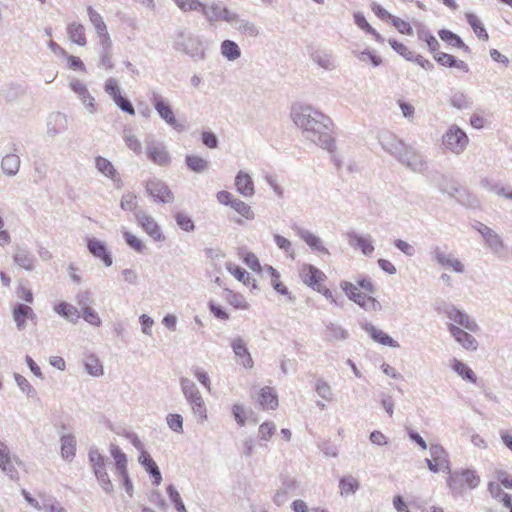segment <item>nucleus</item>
I'll list each match as a JSON object with an SVG mask.
<instances>
[{"label":"nucleus","mask_w":512,"mask_h":512,"mask_svg":"<svg viewBox=\"0 0 512 512\" xmlns=\"http://www.w3.org/2000/svg\"><path fill=\"white\" fill-rule=\"evenodd\" d=\"M68 129L67 116L61 112H53L47 118V133L49 136H56Z\"/></svg>","instance_id":"obj_23"},{"label":"nucleus","mask_w":512,"mask_h":512,"mask_svg":"<svg viewBox=\"0 0 512 512\" xmlns=\"http://www.w3.org/2000/svg\"><path fill=\"white\" fill-rule=\"evenodd\" d=\"M41 510L45 512H67L53 497L43 499Z\"/></svg>","instance_id":"obj_64"},{"label":"nucleus","mask_w":512,"mask_h":512,"mask_svg":"<svg viewBox=\"0 0 512 512\" xmlns=\"http://www.w3.org/2000/svg\"><path fill=\"white\" fill-rule=\"evenodd\" d=\"M86 372L94 377H99L104 374L103 366L95 354H88L83 360Z\"/></svg>","instance_id":"obj_42"},{"label":"nucleus","mask_w":512,"mask_h":512,"mask_svg":"<svg viewBox=\"0 0 512 512\" xmlns=\"http://www.w3.org/2000/svg\"><path fill=\"white\" fill-rule=\"evenodd\" d=\"M430 258L433 262L437 263L442 268H450L456 273H463L465 270L464 264L451 253L439 246L433 245L429 250Z\"/></svg>","instance_id":"obj_9"},{"label":"nucleus","mask_w":512,"mask_h":512,"mask_svg":"<svg viewBox=\"0 0 512 512\" xmlns=\"http://www.w3.org/2000/svg\"><path fill=\"white\" fill-rule=\"evenodd\" d=\"M67 34L69 39L77 45H86L87 41L85 36V28L82 24L77 22L69 24L67 27Z\"/></svg>","instance_id":"obj_41"},{"label":"nucleus","mask_w":512,"mask_h":512,"mask_svg":"<svg viewBox=\"0 0 512 512\" xmlns=\"http://www.w3.org/2000/svg\"><path fill=\"white\" fill-rule=\"evenodd\" d=\"M166 492L171 500V502L174 504L175 509L178 512H185V505L180 497L179 492L175 488L173 484H170L166 488Z\"/></svg>","instance_id":"obj_61"},{"label":"nucleus","mask_w":512,"mask_h":512,"mask_svg":"<svg viewBox=\"0 0 512 512\" xmlns=\"http://www.w3.org/2000/svg\"><path fill=\"white\" fill-rule=\"evenodd\" d=\"M230 346L236 358V362L243 366L245 369H251L254 366V361L247 348L246 342L241 337H235L231 340Z\"/></svg>","instance_id":"obj_18"},{"label":"nucleus","mask_w":512,"mask_h":512,"mask_svg":"<svg viewBox=\"0 0 512 512\" xmlns=\"http://www.w3.org/2000/svg\"><path fill=\"white\" fill-rule=\"evenodd\" d=\"M95 166L97 170L104 176L110 178L115 182H120V177L117 170L114 168L113 164L108 159L101 156L96 157Z\"/></svg>","instance_id":"obj_36"},{"label":"nucleus","mask_w":512,"mask_h":512,"mask_svg":"<svg viewBox=\"0 0 512 512\" xmlns=\"http://www.w3.org/2000/svg\"><path fill=\"white\" fill-rule=\"evenodd\" d=\"M226 269L240 282H243L244 285H250V275L249 273L242 267L235 265L232 262L226 263Z\"/></svg>","instance_id":"obj_54"},{"label":"nucleus","mask_w":512,"mask_h":512,"mask_svg":"<svg viewBox=\"0 0 512 512\" xmlns=\"http://www.w3.org/2000/svg\"><path fill=\"white\" fill-rule=\"evenodd\" d=\"M444 313L453 324L458 327H463L470 332H478L480 330L479 325L474 319H472L466 312L459 310L454 305H446Z\"/></svg>","instance_id":"obj_13"},{"label":"nucleus","mask_w":512,"mask_h":512,"mask_svg":"<svg viewBox=\"0 0 512 512\" xmlns=\"http://www.w3.org/2000/svg\"><path fill=\"white\" fill-rule=\"evenodd\" d=\"M291 117L295 125L302 130L305 139L329 153L336 150V141L332 135L333 122L330 117L310 105L294 106Z\"/></svg>","instance_id":"obj_1"},{"label":"nucleus","mask_w":512,"mask_h":512,"mask_svg":"<svg viewBox=\"0 0 512 512\" xmlns=\"http://www.w3.org/2000/svg\"><path fill=\"white\" fill-rule=\"evenodd\" d=\"M135 218L142 229L154 240L164 241L165 236L156 220L143 211H136Z\"/></svg>","instance_id":"obj_14"},{"label":"nucleus","mask_w":512,"mask_h":512,"mask_svg":"<svg viewBox=\"0 0 512 512\" xmlns=\"http://www.w3.org/2000/svg\"><path fill=\"white\" fill-rule=\"evenodd\" d=\"M300 276L303 283L315 291L322 286V283L327 278L324 272L311 264H304L302 266Z\"/></svg>","instance_id":"obj_17"},{"label":"nucleus","mask_w":512,"mask_h":512,"mask_svg":"<svg viewBox=\"0 0 512 512\" xmlns=\"http://www.w3.org/2000/svg\"><path fill=\"white\" fill-rule=\"evenodd\" d=\"M231 207L247 220H252L255 217L251 207L240 199H234Z\"/></svg>","instance_id":"obj_58"},{"label":"nucleus","mask_w":512,"mask_h":512,"mask_svg":"<svg viewBox=\"0 0 512 512\" xmlns=\"http://www.w3.org/2000/svg\"><path fill=\"white\" fill-rule=\"evenodd\" d=\"M360 326L364 331H366L370 335V337L375 342L392 348H398L400 346L399 343L396 340H394L391 336H389L382 330L377 329L371 323L363 321L360 322Z\"/></svg>","instance_id":"obj_22"},{"label":"nucleus","mask_w":512,"mask_h":512,"mask_svg":"<svg viewBox=\"0 0 512 512\" xmlns=\"http://www.w3.org/2000/svg\"><path fill=\"white\" fill-rule=\"evenodd\" d=\"M449 101L450 104L458 110L469 109L472 106V101L466 94L460 91L452 94Z\"/></svg>","instance_id":"obj_55"},{"label":"nucleus","mask_w":512,"mask_h":512,"mask_svg":"<svg viewBox=\"0 0 512 512\" xmlns=\"http://www.w3.org/2000/svg\"><path fill=\"white\" fill-rule=\"evenodd\" d=\"M465 17L476 36L479 39L487 41L489 39V35L480 19L473 13H466Z\"/></svg>","instance_id":"obj_50"},{"label":"nucleus","mask_w":512,"mask_h":512,"mask_svg":"<svg viewBox=\"0 0 512 512\" xmlns=\"http://www.w3.org/2000/svg\"><path fill=\"white\" fill-rule=\"evenodd\" d=\"M339 486L342 494H353L359 488V483L354 477H343L340 479Z\"/></svg>","instance_id":"obj_63"},{"label":"nucleus","mask_w":512,"mask_h":512,"mask_svg":"<svg viewBox=\"0 0 512 512\" xmlns=\"http://www.w3.org/2000/svg\"><path fill=\"white\" fill-rule=\"evenodd\" d=\"M418 38L427 43L429 51L434 55L437 51H439L440 43L435 38L434 35L430 33L427 29H421L418 31Z\"/></svg>","instance_id":"obj_56"},{"label":"nucleus","mask_w":512,"mask_h":512,"mask_svg":"<svg viewBox=\"0 0 512 512\" xmlns=\"http://www.w3.org/2000/svg\"><path fill=\"white\" fill-rule=\"evenodd\" d=\"M151 101L154 109L162 120H164L168 125H170L174 130L178 132L185 130V125L179 123L176 120L172 107L163 99L161 95L158 93H153Z\"/></svg>","instance_id":"obj_10"},{"label":"nucleus","mask_w":512,"mask_h":512,"mask_svg":"<svg viewBox=\"0 0 512 512\" xmlns=\"http://www.w3.org/2000/svg\"><path fill=\"white\" fill-rule=\"evenodd\" d=\"M447 486L452 496L457 497L464 493L466 488L475 489L480 484V477L473 469H461L447 472Z\"/></svg>","instance_id":"obj_3"},{"label":"nucleus","mask_w":512,"mask_h":512,"mask_svg":"<svg viewBox=\"0 0 512 512\" xmlns=\"http://www.w3.org/2000/svg\"><path fill=\"white\" fill-rule=\"evenodd\" d=\"M200 12L211 25L220 21L229 23L235 13L219 0H214L209 4L203 3Z\"/></svg>","instance_id":"obj_8"},{"label":"nucleus","mask_w":512,"mask_h":512,"mask_svg":"<svg viewBox=\"0 0 512 512\" xmlns=\"http://www.w3.org/2000/svg\"><path fill=\"white\" fill-rule=\"evenodd\" d=\"M440 39L447 44L462 49L466 53H470V48L464 43L460 36L448 29H441L438 31Z\"/></svg>","instance_id":"obj_35"},{"label":"nucleus","mask_w":512,"mask_h":512,"mask_svg":"<svg viewBox=\"0 0 512 512\" xmlns=\"http://www.w3.org/2000/svg\"><path fill=\"white\" fill-rule=\"evenodd\" d=\"M110 453L115 460V474L128 472L126 454L117 445H111Z\"/></svg>","instance_id":"obj_48"},{"label":"nucleus","mask_w":512,"mask_h":512,"mask_svg":"<svg viewBox=\"0 0 512 512\" xmlns=\"http://www.w3.org/2000/svg\"><path fill=\"white\" fill-rule=\"evenodd\" d=\"M433 57H434L435 61L441 66H445V67H449V68L455 67L465 73H467L469 71L468 64L462 60H458L453 55L437 51L433 55Z\"/></svg>","instance_id":"obj_30"},{"label":"nucleus","mask_w":512,"mask_h":512,"mask_svg":"<svg viewBox=\"0 0 512 512\" xmlns=\"http://www.w3.org/2000/svg\"><path fill=\"white\" fill-rule=\"evenodd\" d=\"M146 155L149 160L159 166H167L171 162V157L163 142L154 139L152 136L145 140Z\"/></svg>","instance_id":"obj_11"},{"label":"nucleus","mask_w":512,"mask_h":512,"mask_svg":"<svg viewBox=\"0 0 512 512\" xmlns=\"http://www.w3.org/2000/svg\"><path fill=\"white\" fill-rule=\"evenodd\" d=\"M311 58L314 63L324 70L332 71L336 68L335 59L330 52L316 51L311 55Z\"/></svg>","instance_id":"obj_39"},{"label":"nucleus","mask_w":512,"mask_h":512,"mask_svg":"<svg viewBox=\"0 0 512 512\" xmlns=\"http://www.w3.org/2000/svg\"><path fill=\"white\" fill-rule=\"evenodd\" d=\"M378 139L385 152L395 157L401 164L412 171L421 173L427 168L423 157L411 147L407 146L395 134L384 131L379 134Z\"/></svg>","instance_id":"obj_2"},{"label":"nucleus","mask_w":512,"mask_h":512,"mask_svg":"<svg viewBox=\"0 0 512 512\" xmlns=\"http://www.w3.org/2000/svg\"><path fill=\"white\" fill-rule=\"evenodd\" d=\"M222 297L236 309L246 310L249 308V304L246 302L244 296L240 293L226 288L224 289Z\"/></svg>","instance_id":"obj_49"},{"label":"nucleus","mask_w":512,"mask_h":512,"mask_svg":"<svg viewBox=\"0 0 512 512\" xmlns=\"http://www.w3.org/2000/svg\"><path fill=\"white\" fill-rule=\"evenodd\" d=\"M221 53L227 60L234 61L240 57L241 50L236 42L224 40L221 43Z\"/></svg>","instance_id":"obj_52"},{"label":"nucleus","mask_w":512,"mask_h":512,"mask_svg":"<svg viewBox=\"0 0 512 512\" xmlns=\"http://www.w3.org/2000/svg\"><path fill=\"white\" fill-rule=\"evenodd\" d=\"M146 192L157 203H172L174 194L168 185L159 179H151L146 182Z\"/></svg>","instance_id":"obj_12"},{"label":"nucleus","mask_w":512,"mask_h":512,"mask_svg":"<svg viewBox=\"0 0 512 512\" xmlns=\"http://www.w3.org/2000/svg\"><path fill=\"white\" fill-rule=\"evenodd\" d=\"M15 382L20 390L25 393L28 397L34 398L37 395L36 390L30 384V382L22 375L15 373Z\"/></svg>","instance_id":"obj_60"},{"label":"nucleus","mask_w":512,"mask_h":512,"mask_svg":"<svg viewBox=\"0 0 512 512\" xmlns=\"http://www.w3.org/2000/svg\"><path fill=\"white\" fill-rule=\"evenodd\" d=\"M468 143L469 138L466 132L456 124L451 125L442 136L444 149L456 155L462 154Z\"/></svg>","instance_id":"obj_6"},{"label":"nucleus","mask_w":512,"mask_h":512,"mask_svg":"<svg viewBox=\"0 0 512 512\" xmlns=\"http://www.w3.org/2000/svg\"><path fill=\"white\" fill-rule=\"evenodd\" d=\"M61 455L64 460L72 461L76 453V439L72 434L63 435L60 439Z\"/></svg>","instance_id":"obj_38"},{"label":"nucleus","mask_w":512,"mask_h":512,"mask_svg":"<svg viewBox=\"0 0 512 512\" xmlns=\"http://www.w3.org/2000/svg\"><path fill=\"white\" fill-rule=\"evenodd\" d=\"M70 88L78 95L86 109L93 113L95 111V99L91 96L86 85L82 81L74 79L70 82Z\"/></svg>","instance_id":"obj_26"},{"label":"nucleus","mask_w":512,"mask_h":512,"mask_svg":"<svg viewBox=\"0 0 512 512\" xmlns=\"http://www.w3.org/2000/svg\"><path fill=\"white\" fill-rule=\"evenodd\" d=\"M299 482L292 477L285 476L281 480V486L277 489L273 501L277 506H282L289 497L298 493Z\"/></svg>","instance_id":"obj_15"},{"label":"nucleus","mask_w":512,"mask_h":512,"mask_svg":"<svg viewBox=\"0 0 512 512\" xmlns=\"http://www.w3.org/2000/svg\"><path fill=\"white\" fill-rule=\"evenodd\" d=\"M21 160L18 155L11 153L3 157L1 168L7 176H14L20 169Z\"/></svg>","instance_id":"obj_40"},{"label":"nucleus","mask_w":512,"mask_h":512,"mask_svg":"<svg viewBox=\"0 0 512 512\" xmlns=\"http://www.w3.org/2000/svg\"><path fill=\"white\" fill-rule=\"evenodd\" d=\"M349 244L359 248L364 255H371L374 251L372 239L370 235L361 236L356 232L351 231L347 234Z\"/></svg>","instance_id":"obj_29"},{"label":"nucleus","mask_w":512,"mask_h":512,"mask_svg":"<svg viewBox=\"0 0 512 512\" xmlns=\"http://www.w3.org/2000/svg\"><path fill=\"white\" fill-rule=\"evenodd\" d=\"M175 221L180 229L186 232H192L195 229V224L192 220V218L184 213V212H177L174 216Z\"/></svg>","instance_id":"obj_57"},{"label":"nucleus","mask_w":512,"mask_h":512,"mask_svg":"<svg viewBox=\"0 0 512 512\" xmlns=\"http://www.w3.org/2000/svg\"><path fill=\"white\" fill-rule=\"evenodd\" d=\"M88 459L92 466L94 474L106 470V458L99 452L96 447H91L88 452Z\"/></svg>","instance_id":"obj_47"},{"label":"nucleus","mask_w":512,"mask_h":512,"mask_svg":"<svg viewBox=\"0 0 512 512\" xmlns=\"http://www.w3.org/2000/svg\"><path fill=\"white\" fill-rule=\"evenodd\" d=\"M447 329L454 340L465 350L473 352L478 349L479 343L476 338L464 329L453 323H449Z\"/></svg>","instance_id":"obj_16"},{"label":"nucleus","mask_w":512,"mask_h":512,"mask_svg":"<svg viewBox=\"0 0 512 512\" xmlns=\"http://www.w3.org/2000/svg\"><path fill=\"white\" fill-rule=\"evenodd\" d=\"M315 392L322 399L332 402L334 400V394L331 386L323 379H317L315 383Z\"/></svg>","instance_id":"obj_53"},{"label":"nucleus","mask_w":512,"mask_h":512,"mask_svg":"<svg viewBox=\"0 0 512 512\" xmlns=\"http://www.w3.org/2000/svg\"><path fill=\"white\" fill-rule=\"evenodd\" d=\"M37 318L33 309L25 304L17 303L13 308V319L18 330L22 331L26 327V320L35 321Z\"/></svg>","instance_id":"obj_25"},{"label":"nucleus","mask_w":512,"mask_h":512,"mask_svg":"<svg viewBox=\"0 0 512 512\" xmlns=\"http://www.w3.org/2000/svg\"><path fill=\"white\" fill-rule=\"evenodd\" d=\"M348 336H349L348 331L338 324L329 323L326 326L325 338L327 341L334 342V341L346 340L348 338Z\"/></svg>","instance_id":"obj_45"},{"label":"nucleus","mask_w":512,"mask_h":512,"mask_svg":"<svg viewBox=\"0 0 512 512\" xmlns=\"http://www.w3.org/2000/svg\"><path fill=\"white\" fill-rule=\"evenodd\" d=\"M259 404L263 409L272 410L278 406V398L272 388L265 386L260 390Z\"/></svg>","instance_id":"obj_43"},{"label":"nucleus","mask_w":512,"mask_h":512,"mask_svg":"<svg viewBox=\"0 0 512 512\" xmlns=\"http://www.w3.org/2000/svg\"><path fill=\"white\" fill-rule=\"evenodd\" d=\"M236 190L244 197L254 195V183L251 176L243 171H239L235 177Z\"/></svg>","instance_id":"obj_32"},{"label":"nucleus","mask_w":512,"mask_h":512,"mask_svg":"<svg viewBox=\"0 0 512 512\" xmlns=\"http://www.w3.org/2000/svg\"><path fill=\"white\" fill-rule=\"evenodd\" d=\"M166 423L173 432L178 434L183 433V417L180 414L169 413L166 416Z\"/></svg>","instance_id":"obj_59"},{"label":"nucleus","mask_w":512,"mask_h":512,"mask_svg":"<svg viewBox=\"0 0 512 512\" xmlns=\"http://www.w3.org/2000/svg\"><path fill=\"white\" fill-rule=\"evenodd\" d=\"M18 462L17 457H11L10 450L4 442H0V469L11 479L18 480L19 473L14 463Z\"/></svg>","instance_id":"obj_20"},{"label":"nucleus","mask_w":512,"mask_h":512,"mask_svg":"<svg viewBox=\"0 0 512 512\" xmlns=\"http://www.w3.org/2000/svg\"><path fill=\"white\" fill-rule=\"evenodd\" d=\"M185 163L188 169L195 173H203L210 167V162L198 155H186Z\"/></svg>","instance_id":"obj_44"},{"label":"nucleus","mask_w":512,"mask_h":512,"mask_svg":"<svg viewBox=\"0 0 512 512\" xmlns=\"http://www.w3.org/2000/svg\"><path fill=\"white\" fill-rule=\"evenodd\" d=\"M99 66L106 70H112L114 63L112 61V41L110 37L99 40Z\"/></svg>","instance_id":"obj_28"},{"label":"nucleus","mask_w":512,"mask_h":512,"mask_svg":"<svg viewBox=\"0 0 512 512\" xmlns=\"http://www.w3.org/2000/svg\"><path fill=\"white\" fill-rule=\"evenodd\" d=\"M54 311L73 324H76L80 318L78 309L67 302L57 304Z\"/></svg>","instance_id":"obj_37"},{"label":"nucleus","mask_w":512,"mask_h":512,"mask_svg":"<svg viewBox=\"0 0 512 512\" xmlns=\"http://www.w3.org/2000/svg\"><path fill=\"white\" fill-rule=\"evenodd\" d=\"M87 13L89 16V20L94 26L97 36L100 39H104L106 37H110L107 26L102 18V16L92 7L88 6Z\"/></svg>","instance_id":"obj_34"},{"label":"nucleus","mask_w":512,"mask_h":512,"mask_svg":"<svg viewBox=\"0 0 512 512\" xmlns=\"http://www.w3.org/2000/svg\"><path fill=\"white\" fill-rule=\"evenodd\" d=\"M229 24L242 35L253 38L259 35L258 27L253 22L242 19L236 12L234 13Z\"/></svg>","instance_id":"obj_27"},{"label":"nucleus","mask_w":512,"mask_h":512,"mask_svg":"<svg viewBox=\"0 0 512 512\" xmlns=\"http://www.w3.org/2000/svg\"><path fill=\"white\" fill-rule=\"evenodd\" d=\"M296 234L314 251L329 255L328 249L323 245L320 237L313 234L309 230L295 226L293 228Z\"/></svg>","instance_id":"obj_24"},{"label":"nucleus","mask_w":512,"mask_h":512,"mask_svg":"<svg viewBox=\"0 0 512 512\" xmlns=\"http://www.w3.org/2000/svg\"><path fill=\"white\" fill-rule=\"evenodd\" d=\"M452 368L453 370L459 375L462 377V379L468 381V382H471V383H476L477 381V376L476 374L474 373V371L468 366L466 365L465 363L457 360V359H454V362H453V365H452Z\"/></svg>","instance_id":"obj_51"},{"label":"nucleus","mask_w":512,"mask_h":512,"mask_svg":"<svg viewBox=\"0 0 512 512\" xmlns=\"http://www.w3.org/2000/svg\"><path fill=\"white\" fill-rule=\"evenodd\" d=\"M182 12L200 11L203 3L200 0H173Z\"/></svg>","instance_id":"obj_62"},{"label":"nucleus","mask_w":512,"mask_h":512,"mask_svg":"<svg viewBox=\"0 0 512 512\" xmlns=\"http://www.w3.org/2000/svg\"><path fill=\"white\" fill-rule=\"evenodd\" d=\"M480 185L489 192L495 193L499 196H503L507 199L512 200V190L507 191V188L502 186L499 182L493 181L485 177L481 179Z\"/></svg>","instance_id":"obj_46"},{"label":"nucleus","mask_w":512,"mask_h":512,"mask_svg":"<svg viewBox=\"0 0 512 512\" xmlns=\"http://www.w3.org/2000/svg\"><path fill=\"white\" fill-rule=\"evenodd\" d=\"M13 261L19 267L27 271H32L35 268L37 259L35 255L32 252L28 251L27 249L18 248L15 254L13 255Z\"/></svg>","instance_id":"obj_31"},{"label":"nucleus","mask_w":512,"mask_h":512,"mask_svg":"<svg viewBox=\"0 0 512 512\" xmlns=\"http://www.w3.org/2000/svg\"><path fill=\"white\" fill-rule=\"evenodd\" d=\"M173 47L175 50L183 52L191 58L197 60H204L206 58L202 39L184 30H180L176 33Z\"/></svg>","instance_id":"obj_4"},{"label":"nucleus","mask_w":512,"mask_h":512,"mask_svg":"<svg viewBox=\"0 0 512 512\" xmlns=\"http://www.w3.org/2000/svg\"><path fill=\"white\" fill-rule=\"evenodd\" d=\"M439 189L442 192L449 194L451 197H454L462 205L473 207L478 202L474 195L470 194L457 182H450V187H442V185L439 184Z\"/></svg>","instance_id":"obj_19"},{"label":"nucleus","mask_w":512,"mask_h":512,"mask_svg":"<svg viewBox=\"0 0 512 512\" xmlns=\"http://www.w3.org/2000/svg\"><path fill=\"white\" fill-rule=\"evenodd\" d=\"M429 452L431 459L442 466V471L450 472L449 454L440 444H430Z\"/></svg>","instance_id":"obj_33"},{"label":"nucleus","mask_w":512,"mask_h":512,"mask_svg":"<svg viewBox=\"0 0 512 512\" xmlns=\"http://www.w3.org/2000/svg\"><path fill=\"white\" fill-rule=\"evenodd\" d=\"M87 249L95 258L100 259L106 267L113 264L112 254L103 241L97 238H87Z\"/></svg>","instance_id":"obj_21"},{"label":"nucleus","mask_w":512,"mask_h":512,"mask_svg":"<svg viewBox=\"0 0 512 512\" xmlns=\"http://www.w3.org/2000/svg\"><path fill=\"white\" fill-rule=\"evenodd\" d=\"M180 386L186 401L190 404L193 414L198 421L203 423L207 420V409L203 397L196 384L188 378L180 379Z\"/></svg>","instance_id":"obj_5"},{"label":"nucleus","mask_w":512,"mask_h":512,"mask_svg":"<svg viewBox=\"0 0 512 512\" xmlns=\"http://www.w3.org/2000/svg\"><path fill=\"white\" fill-rule=\"evenodd\" d=\"M474 228L481 234L484 239L485 245L490 249V251L496 255L497 257H503L507 248L504 244L501 236L494 231L492 228L488 227L482 222H476Z\"/></svg>","instance_id":"obj_7"}]
</instances>
